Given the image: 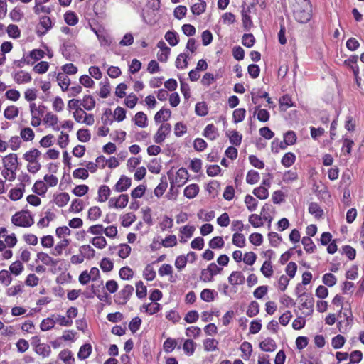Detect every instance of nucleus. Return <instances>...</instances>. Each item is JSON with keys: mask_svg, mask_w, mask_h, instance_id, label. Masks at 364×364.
I'll return each mask as SVG.
<instances>
[{"mask_svg": "<svg viewBox=\"0 0 364 364\" xmlns=\"http://www.w3.org/2000/svg\"><path fill=\"white\" fill-rule=\"evenodd\" d=\"M298 8L294 10V17L301 23H308L312 17V6L310 0H300L297 2Z\"/></svg>", "mask_w": 364, "mask_h": 364, "instance_id": "obj_1", "label": "nucleus"}, {"mask_svg": "<svg viewBox=\"0 0 364 364\" xmlns=\"http://www.w3.org/2000/svg\"><path fill=\"white\" fill-rule=\"evenodd\" d=\"M11 222L14 225L19 227H31L33 223V218L28 210H23L17 212L12 216Z\"/></svg>", "mask_w": 364, "mask_h": 364, "instance_id": "obj_2", "label": "nucleus"}, {"mask_svg": "<svg viewBox=\"0 0 364 364\" xmlns=\"http://www.w3.org/2000/svg\"><path fill=\"white\" fill-rule=\"evenodd\" d=\"M168 178L171 181V191L174 190V185H176L178 187L183 186L188 179V173L186 168H180L176 172V176L175 179L173 178V174L171 171L167 173Z\"/></svg>", "mask_w": 364, "mask_h": 364, "instance_id": "obj_3", "label": "nucleus"}, {"mask_svg": "<svg viewBox=\"0 0 364 364\" xmlns=\"http://www.w3.org/2000/svg\"><path fill=\"white\" fill-rule=\"evenodd\" d=\"M63 57L69 61H73L77 55V48L72 42H64L60 48Z\"/></svg>", "mask_w": 364, "mask_h": 364, "instance_id": "obj_4", "label": "nucleus"}, {"mask_svg": "<svg viewBox=\"0 0 364 364\" xmlns=\"http://www.w3.org/2000/svg\"><path fill=\"white\" fill-rule=\"evenodd\" d=\"M134 287L130 284L125 287L116 295L114 301L118 304L124 305L133 294Z\"/></svg>", "mask_w": 364, "mask_h": 364, "instance_id": "obj_5", "label": "nucleus"}, {"mask_svg": "<svg viewBox=\"0 0 364 364\" xmlns=\"http://www.w3.org/2000/svg\"><path fill=\"white\" fill-rule=\"evenodd\" d=\"M171 126L168 123L162 124L155 134L154 139L156 144H161L166 136L171 132Z\"/></svg>", "mask_w": 364, "mask_h": 364, "instance_id": "obj_6", "label": "nucleus"}, {"mask_svg": "<svg viewBox=\"0 0 364 364\" xmlns=\"http://www.w3.org/2000/svg\"><path fill=\"white\" fill-rule=\"evenodd\" d=\"M131 178L124 175H122L115 184L114 188L117 192H124L131 186Z\"/></svg>", "mask_w": 364, "mask_h": 364, "instance_id": "obj_7", "label": "nucleus"}, {"mask_svg": "<svg viewBox=\"0 0 364 364\" xmlns=\"http://www.w3.org/2000/svg\"><path fill=\"white\" fill-rule=\"evenodd\" d=\"M299 298L305 297L306 301L303 302L301 304V308L302 309H309V312L306 314V316L311 315L314 311V298L312 297V295L311 294L308 293H302L301 294L299 295Z\"/></svg>", "mask_w": 364, "mask_h": 364, "instance_id": "obj_8", "label": "nucleus"}, {"mask_svg": "<svg viewBox=\"0 0 364 364\" xmlns=\"http://www.w3.org/2000/svg\"><path fill=\"white\" fill-rule=\"evenodd\" d=\"M245 279V276L239 271L232 272L228 277V282L232 285L242 284Z\"/></svg>", "mask_w": 364, "mask_h": 364, "instance_id": "obj_9", "label": "nucleus"}, {"mask_svg": "<svg viewBox=\"0 0 364 364\" xmlns=\"http://www.w3.org/2000/svg\"><path fill=\"white\" fill-rule=\"evenodd\" d=\"M40 24L43 28H45V31H41L38 30L36 31V33L38 36L41 37L43 35H45L49 29L52 28V21L50 17L44 16L40 18Z\"/></svg>", "mask_w": 364, "mask_h": 364, "instance_id": "obj_10", "label": "nucleus"}, {"mask_svg": "<svg viewBox=\"0 0 364 364\" xmlns=\"http://www.w3.org/2000/svg\"><path fill=\"white\" fill-rule=\"evenodd\" d=\"M20 186L21 187L18 188H16L11 189L9 192V198L11 200L16 201L23 197L26 185L23 183H20Z\"/></svg>", "mask_w": 364, "mask_h": 364, "instance_id": "obj_11", "label": "nucleus"}, {"mask_svg": "<svg viewBox=\"0 0 364 364\" xmlns=\"http://www.w3.org/2000/svg\"><path fill=\"white\" fill-rule=\"evenodd\" d=\"M14 80L16 83L22 84L30 82L31 77L28 73L21 70L14 73Z\"/></svg>", "mask_w": 364, "mask_h": 364, "instance_id": "obj_12", "label": "nucleus"}, {"mask_svg": "<svg viewBox=\"0 0 364 364\" xmlns=\"http://www.w3.org/2000/svg\"><path fill=\"white\" fill-rule=\"evenodd\" d=\"M276 347L275 341L271 338H267L259 343V348L266 352H272L276 349Z\"/></svg>", "mask_w": 364, "mask_h": 364, "instance_id": "obj_13", "label": "nucleus"}, {"mask_svg": "<svg viewBox=\"0 0 364 364\" xmlns=\"http://www.w3.org/2000/svg\"><path fill=\"white\" fill-rule=\"evenodd\" d=\"M168 187V182L166 176H162L161 182L154 189V195L158 198L161 197L165 192Z\"/></svg>", "mask_w": 364, "mask_h": 364, "instance_id": "obj_14", "label": "nucleus"}, {"mask_svg": "<svg viewBox=\"0 0 364 364\" xmlns=\"http://www.w3.org/2000/svg\"><path fill=\"white\" fill-rule=\"evenodd\" d=\"M217 132L218 129L213 124H210L205 128L203 136L210 140H215L218 136Z\"/></svg>", "mask_w": 364, "mask_h": 364, "instance_id": "obj_15", "label": "nucleus"}, {"mask_svg": "<svg viewBox=\"0 0 364 364\" xmlns=\"http://www.w3.org/2000/svg\"><path fill=\"white\" fill-rule=\"evenodd\" d=\"M92 353V346L90 343L82 345L79 350L77 357L80 360L87 359Z\"/></svg>", "mask_w": 364, "mask_h": 364, "instance_id": "obj_16", "label": "nucleus"}, {"mask_svg": "<svg viewBox=\"0 0 364 364\" xmlns=\"http://www.w3.org/2000/svg\"><path fill=\"white\" fill-rule=\"evenodd\" d=\"M32 190L37 195L44 196L47 192L48 187L47 185L43 181L39 180L36 181Z\"/></svg>", "mask_w": 364, "mask_h": 364, "instance_id": "obj_17", "label": "nucleus"}, {"mask_svg": "<svg viewBox=\"0 0 364 364\" xmlns=\"http://www.w3.org/2000/svg\"><path fill=\"white\" fill-rule=\"evenodd\" d=\"M70 200V196L68 193H60L55 196L54 202L58 207H63Z\"/></svg>", "mask_w": 364, "mask_h": 364, "instance_id": "obj_18", "label": "nucleus"}, {"mask_svg": "<svg viewBox=\"0 0 364 364\" xmlns=\"http://www.w3.org/2000/svg\"><path fill=\"white\" fill-rule=\"evenodd\" d=\"M59 359L63 360L65 364H70L75 363V358L73 356L72 352L68 349L63 350L58 355Z\"/></svg>", "mask_w": 364, "mask_h": 364, "instance_id": "obj_19", "label": "nucleus"}, {"mask_svg": "<svg viewBox=\"0 0 364 364\" xmlns=\"http://www.w3.org/2000/svg\"><path fill=\"white\" fill-rule=\"evenodd\" d=\"M41 153L37 149H33L23 154V159L31 164L36 161V159L41 156Z\"/></svg>", "mask_w": 364, "mask_h": 364, "instance_id": "obj_20", "label": "nucleus"}, {"mask_svg": "<svg viewBox=\"0 0 364 364\" xmlns=\"http://www.w3.org/2000/svg\"><path fill=\"white\" fill-rule=\"evenodd\" d=\"M260 105H257L255 108L254 115L257 112V119L262 122H266L269 119V113L267 109H260Z\"/></svg>", "mask_w": 364, "mask_h": 364, "instance_id": "obj_21", "label": "nucleus"}, {"mask_svg": "<svg viewBox=\"0 0 364 364\" xmlns=\"http://www.w3.org/2000/svg\"><path fill=\"white\" fill-rule=\"evenodd\" d=\"M199 192V186L197 184H191L184 190V196L189 198H195Z\"/></svg>", "mask_w": 364, "mask_h": 364, "instance_id": "obj_22", "label": "nucleus"}, {"mask_svg": "<svg viewBox=\"0 0 364 364\" xmlns=\"http://www.w3.org/2000/svg\"><path fill=\"white\" fill-rule=\"evenodd\" d=\"M57 80L63 91L68 90L70 80L65 74L58 73L57 75Z\"/></svg>", "mask_w": 364, "mask_h": 364, "instance_id": "obj_23", "label": "nucleus"}, {"mask_svg": "<svg viewBox=\"0 0 364 364\" xmlns=\"http://www.w3.org/2000/svg\"><path fill=\"white\" fill-rule=\"evenodd\" d=\"M110 195V189L106 185H102L100 187L98 190V198L97 200L99 202H105L106 201Z\"/></svg>", "mask_w": 364, "mask_h": 364, "instance_id": "obj_24", "label": "nucleus"}, {"mask_svg": "<svg viewBox=\"0 0 364 364\" xmlns=\"http://www.w3.org/2000/svg\"><path fill=\"white\" fill-rule=\"evenodd\" d=\"M215 296H218V293L210 289H205L200 293L201 299L206 302L213 301Z\"/></svg>", "mask_w": 364, "mask_h": 364, "instance_id": "obj_25", "label": "nucleus"}, {"mask_svg": "<svg viewBox=\"0 0 364 364\" xmlns=\"http://www.w3.org/2000/svg\"><path fill=\"white\" fill-rule=\"evenodd\" d=\"M295 161V154H293L292 152H288L283 156L281 160V163L284 166L288 168L292 166L294 164Z\"/></svg>", "mask_w": 364, "mask_h": 364, "instance_id": "obj_26", "label": "nucleus"}, {"mask_svg": "<svg viewBox=\"0 0 364 364\" xmlns=\"http://www.w3.org/2000/svg\"><path fill=\"white\" fill-rule=\"evenodd\" d=\"M164 38L171 46H176L179 42L178 35L176 31H167Z\"/></svg>", "mask_w": 364, "mask_h": 364, "instance_id": "obj_27", "label": "nucleus"}, {"mask_svg": "<svg viewBox=\"0 0 364 364\" xmlns=\"http://www.w3.org/2000/svg\"><path fill=\"white\" fill-rule=\"evenodd\" d=\"M4 115L7 119H14L18 115V108L14 105L8 106L4 110Z\"/></svg>", "mask_w": 364, "mask_h": 364, "instance_id": "obj_28", "label": "nucleus"}, {"mask_svg": "<svg viewBox=\"0 0 364 364\" xmlns=\"http://www.w3.org/2000/svg\"><path fill=\"white\" fill-rule=\"evenodd\" d=\"M35 351L37 354L42 355L43 358H46L50 355L51 350L48 345L42 343L37 345Z\"/></svg>", "mask_w": 364, "mask_h": 364, "instance_id": "obj_29", "label": "nucleus"}, {"mask_svg": "<svg viewBox=\"0 0 364 364\" xmlns=\"http://www.w3.org/2000/svg\"><path fill=\"white\" fill-rule=\"evenodd\" d=\"M309 212L311 215H314L316 218H321L323 215V210L316 203H311L309 206Z\"/></svg>", "mask_w": 364, "mask_h": 364, "instance_id": "obj_30", "label": "nucleus"}, {"mask_svg": "<svg viewBox=\"0 0 364 364\" xmlns=\"http://www.w3.org/2000/svg\"><path fill=\"white\" fill-rule=\"evenodd\" d=\"M70 244V240L68 239H63L60 242H58L53 251L51 252L52 255L58 256L60 255L63 252V250L67 247Z\"/></svg>", "mask_w": 364, "mask_h": 364, "instance_id": "obj_31", "label": "nucleus"}, {"mask_svg": "<svg viewBox=\"0 0 364 364\" xmlns=\"http://www.w3.org/2000/svg\"><path fill=\"white\" fill-rule=\"evenodd\" d=\"M46 217L40 219L38 222L37 225L38 227L43 228L48 227L49 225V222L53 220L55 218V215L50 211V210L46 211Z\"/></svg>", "mask_w": 364, "mask_h": 364, "instance_id": "obj_32", "label": "nucleus"}, {"mask_svg": "<svg viewBox=\"0 0 364 364\" xmlns=\"http://www.w3.org/2000/svg\"><path fill=\"white\" fill-rule=\"evenodd\" d=\"M250 13V9L249 7L246 10L242 9V24L246 30H248L252 25L251 17L249 15Z\"/></svg>", "mask_w": 364, "mask_h": 364, "instance_id": "obj_33", "label": "nucleus"}, {"mask_svg": "<svg viewBox=\"0 0 364 364\" xmlns=\"http://www.w3.org/2000/svg\"><path fill=\"white\" fill-rule=\"evenodd\" d=\"M64 20L69 26H75L78 23L77 15L72 11H68L64 14Z\"/></svg>", "mask_w": 364, "mask_h": 364, "instance_id": "obj_34", "label": "nucleus"}, {"mask_svg": "<svg viewBox=\"0 0 364 364\" xmlns=\"http://www.w3.org/2000/svg\"><path fill=\"white\" fill-rule=\"evenodd\" d=\"M81 104L86 110L90 111L95 107V100L92 95H85Z\"/></svg>", "mask_w": 364, "mask_h": 364, "instance_id": "obj_35", "label": "nucleus"}, {"mask_svg": "<svg viewBox=\"0 0 364 364\" xmlns=\"http://www.w3.org/2000/svg\"><path fill=\"white\" fill-rule=\"evenodd\" d=\"M134 124L139 127L147 126V117L143 112H139L135 115Z\"/></svg>", "mask_w": 364, "mask_h": 364, "instance_id": "obj_36", "label": "nucleus"}, {"mask_svg": "<svg viewBox=\"0 0 364 364\" xmlns=\"http://www.w3.org/2000/svg\"><path fill=\"white\" fill-rule=\"evenodd\" d=\"M129 202V196L127 194H121L117 199L115 200V203L113 206L115 208H125Z\"/></svg>", "mask_w": 364, "mask_h": 364, "instance_id": "obj_37", "label": "nucleus"}, {"mask_svg": "<svg viewBox=\"0 0 364 364\" xmlns=\"http://www.w3.org/2000/svg\"><path fill=\"white\" fill-rule=\"evenodd\" d=\"M218 341L214 338H207L203 341L204 350L205 351H214L218 350Z\"/></svg>", "mask_w": 364, "mask_h": 364, "instance_id": "obj_38", "label": "nucleus"}, {"mask_svg": "<svg viewBox=\"0 0 364 364\" xmlns=\"http://www.w3.org/2000/svg\"><path fill=\"white\" fill-rule=\"evenodd\" d=\"M259 312V304L256 301H252L250 303L247 310V315L249 317H253L257 315Z\"/></svg>", "mask_w": 364, "mask_h": 364, "instance_id": "obj_39", "label": "nucleus"}, {"mask_svg": "<svg viewBox=\"0 0 364 364\" xmlns=\"http://www.w3.org/2000/svg\"><path fill=\"white\" fill-rule=\"evenodd\" d=\"M199 1H200V4L196 3V4H193L191 8L192 13L194 15H197V16H199L201 14H203V12H205V9H206V2L204 0H199Z\"/></svg>", "mask_w": 364, "mask_h": 364, "instance_id": "obj_40", "label": "nucleus"}, {"mask_svg": "<svg viewBox=\"0 0 364 364\" xmlns=\"http://www.w3.org/2000/svg\"><path fill=\"white\" fill-rule=\"evenodd\" d=\"M253 194L260 200L267 199L269 196V191L263 186L257 187L253 190Z\"/></svg>", "mask_w": 364, "mask_h": 364, "instance_id": "obj_41", "label": "nucleus"}, {"mask_svg": "<svg viewBox=\"0 0 364 364\" xmlns=\"http://www.w3.org/2000/svg\"><path fill=\"white\" fill-rule=\"evenodd\" d=\"M301 242L306 252H314V250L316 249V245H314L313 240L309 237H304L301 240Z\"/></svg>", "mask_w": 364, "mask_h": 364, "instance_id": "obj_42", "label": "nucleus"}, {"mask_svg": "<svg viewBox=\"0 0 364 364\" xmlns=\"http://www.w3.org/2000/svg\"><path fill=\"white\" fill-rule=\"evenodd\" d=\"M196 343L191 339H187L185 341L183 348L184 352L188 355H192L195 351Z\"/></svg>", "mask_w": 364, "mask_h": 364, "instance_id": "obj_43", "label": "nucleus"}, {"mask_svg": "<svg viewBox=\"0 0 364 364\" xmlns=\"http://www.w3.org/2000/svg\"><path fill=\"white\" fill-rule=\"evenodd\" d=\"M195 112L198 116L205 117L208 113V109L205 102H198L196 105Z\"/></svg>", "mask_w": 364, "mask_h": 364, "instance_id": "obj_44", "label": "nucleus"}, {"mask_svg": "<svg viewBox=\"0 0 364 364\" xmlns=\"http://www.w3.org/2000/svg\"><path fill=\"white\" fill-rule=\"evenodd\" d=\"M151 303L148 304H144L141 306V310H144L145 312H148L149 313V314L152 315L159 311L160 309H161V305L159 303H155L153 307H151Z\"/></svg>", "mask_w": 364, "mask_h": 364, "instance_id": "obj_45", "label": "nucleus"}, {"mask_svg": "<svg viewBox=\"0 0 364 364\" xmlns=\"http://www.w3.org/2000/svg\"><path fill=\"white\" fill-rule=\"evenodd\" d=\"M81 105L80 100L72 99L68 101V109L69 110L75 109V111L81 112L82 114H84L85 112L80 107Z\"/></svg>", "mask_w": 364, "mask_h": 364, "instance_id": "obj_46", "label": "nucleus"}, {"mask_svg": "<svg viewBox=\"0 0 364 364\" xmlns=\"http://www.w3.org/2000/svg\"><path fill=\"white\" fill-rule=\"evenodd\" d=\"M55 323L56 321L52 318H44L40 324L41 330L43 331H48L55 326Z\"/></svg>", "mask_w": 364, "mask_h": 364, "instance_id": "obj_47", "label": "nucleus"}, {"mask_svg": "<svg viewBox=\"0 0 364 364\" xmlns=\"http://www.w3.org/2000/svg\"><path fill=\"white\" fill-rule=\"evenodd\" d=\"M136 294L139 299H143L146 296L147 289L142 281H139L136 283Z\"/></svg>", "mask_w": 364, "mask_h": 364, "instance_id": "obj_48", "label": "nucleus"}, {"mask_svg": "<svg viewBox=\"0 0 364 364\" xmlns=\"http://www.w3.org/2000/svg\"><path fill=\"white\" fill-rule=\"evenodd\" d=\"M323 283L328 287H333L337 282V279L332 273H326L322 277Z\"/></svg>", "mask_w": 364, "mask_h": 364, "instance_id": "obj_49", "label": "nucleus"}, {"mask_svg": "<svg viewBox=\"0 0 364 364\" xmlns=\"http://www.w3.org/2000/svg\"><path fill=\"white\" fill-rule=\"evenodd\" d=\"M80 251L82 254H84L82 257H87V259H91L95 257V251L89 245H85L80 247Z\"/></svg>", "mask_w": 364, "mask_h": 364, "instance_id": "obj_50", "label": "nucleus"}, {"mask_svg": "<svg viewBox=\"0 0 364 364\" xmlns=\"http://www.w3.org/2000/svg\"><path fill=\"white\" fill-rule=\"evenodd\" d=\"M20 135L21 137L26 141H32L35 136L34 132L30 127H25L22 129Z\"/></svg>", "mask_w": 364, "mask_h": 364, "instance_id": "obj_51", "label": "nucleus"}, {"mask_svg": "<svg viewBox=\"0 0 364 364\" xmlns=\"http://www.w3.org/2000/svg\"><path fill=\"white\" fill-rule=\"evenodd\" d=\"M77 137L81 142H87L90 140L91 134L87 129H80L77 132Z\"/></svg>", "mask_w": 364, "mask_h": 364, "instance_id": "obj_52", "label": "nucleus"}, {"mask_svg": "<svg viewBox=\"0 0 364 364\" xmlns=\"http://www.w3.org/2000/svg\"><path fill=\"white\" fill-rule=\"evenodd\" d=\"M285 145H294L296 142L297 136L294 131L289 130L284 134Z\"/></svg>", "mask_w": 364, "mask_h": 364, "instance_id": "obj_53", "label": "nucleus"}, {"mask_svg": "<svg viewBox=\"0 0 364 364\" xmlns=\"http://www.w3.org/2000/svg\"><path fill=\"white\" fill-rule=\"evenodd\" d=\"M224 244L225 242L223 237L220 236L214 237L209 241L208 243L209 247L211 249L222 248L224 246Z\"/></svg>", "mask_w": 364, "mask_h": 364, "instance_id": "obj_54", "label": "nucleus"}, {"mask_svg": "<svg viewBox=\"0 0 364 364\" xmlns=\"http://www.w3.org/2000/svg\"><path fill=\"white\" fill-rule=\"evenodd\" d=\"M188 55L186 53H181L176 60V67L178 69H183L188 65Z\"/></svg>", "mask_w": 364, "mask_h": 364, "instance_id": "obj_55", "label": "nucleus"}, {"mask_svg": "<svg viewBox=\"0 0 364 364\" xmlns=\"http://www.w3.org/2000/svg\"><path fill=\"white\" fill-rule=\"evenodd\" d=\"M246 110L244 108H239L234 110L232 118L235 123L241 122L245 117Z\"/></svg>", "mask_w": 364, "mask_h": 364, "instance_id": "obj_56", "label": "nucleus"}, {"mask_svg": "<svg viewBox=\"0 0 364 364\" xmlns=\"http://www.w3.org/2000/svg\"><path fill=\"white\" fill-rule=\"evenodd\" d=\"M232 243L238 247H243L245 246V237L242 233H235L232 236Z\"/></svg>", "mask_w": 364, "mask_h": 364, "instance_id": "obj_57", "label": "nucleus"}, {"mask_svg": "<svg viewBox=\"0 0 364 364\" xmlns=\"http://www.w3.org/2000/svg\"><path fill=\"white\" fill-rule=\"evenodd\" d=\"M6 31L9 36L13 38H18L21 36L20 29L18 28V26L14 24L9 25Z\"/></svg>", "mask_w": 364, "mask_h": 364, "instance_id": "obj_58", "label": "nucleus"}, {"mask_svg": "<svg viewBox=\"0 0 364 364\" xmlns=\"http://www.w3.org/2000/svg\"><path fill=\"white\" fill-rule=\"evenodd\" d=\"M245 203L246 204L247 208L250 211H254L256 209L258 203L257 200L250 195H247L245 196Z\"/></svg>", "mask_w": 364, "mask_h": 364, "instance_id": "obj_59", "label": "nucleus"}, {"mask_svg": "<svg viewBox=\"0 0 364 364\" xmlns=\"http://www.w3.org/2000/svg\"><path fill=\"white\" fill-rule=\"evenodd\" d=\"M259 180V174L258 172L254 170H250L248 171L246 176V181L249 184H255L257 183Z\"/></svg>", "mask_w": 364, "mask_h": 364, "instance_id": "obj_60", "label": "nucleus"}, {"mask_svg": "<svg viewBox=\"0 0 364 364\" xmlns=\"http://www.w3.org/2000/svg\"><path fill=\"white\" fill-rule=\"evenodd\" d=\"M136 219V217L135 214L128 213L122 216V225L124 227H129Z\"/></svg>", "mask_w": 364, "mask_h": 364, "instance_id": "obj_61", "label": "nucleus"}, {"mask_svg": "<svg viewBox=\"0 0 364 364\" xmlns=\"http://www.w3.org/2000/svg\"><path fill=\"white\" fill-rule=\"evenodd\" d=\"M242 45L247 48H251L255 43V38L252 33H245L242 38Z\"/></svg>", "mask_w": 364, "mask_h": 364, "instance_id": "obj_62", "label": "nucleus"}, {"mask_svg": "<svg viewBox=\"0 0 364 364\" xmlns=\"http://www.w3.org/2000/svg\"><path fill=\"white\" fill-rule=\"evenodd\" d=\"M23 269V266L19 260L15 261L9 267L11 272L16 276L19 275L22 272Z\"/></svg>", "mask_w": 364, "mask_h": 364, "instance_id": "obj_63", "label": "nucleus"}, {"mask_svg": "<svg viewBox=\"0 0 364 364\" xmlns=\"http://www.w3.org/2000/svg\"><path fill=\"white\" fill-rule=\"evenodd\" d=\"M102 212L99 207L94 206L89 209L87 218L90 220H96L101 216Z\"/></svg>", "mask_w": 364, "mask_h": 364, "instance_id": "obj_64", "label": "nucleus"}]
</instances>
